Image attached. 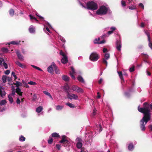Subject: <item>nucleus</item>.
<instances>
[{
	"instance_id": "f257e3e1",
	"label": "nucleus",
	"mask_w": 152,
	"mask_h": 152,
	"mask_svg": "<svg viewBox=\"0 0 152 152\" xmlns=\"http://www.w3.org/2000/svg\"><path fill=\"white\" fill-rule=\"evenodd\" d=\"M150 107L152 110V103L149 105L147 102L143 103V107L140 108V106L138 107V111L144 114L142 118L140 121V126L142 131L145 130V125L151 118V114L150 113Z\"/></svg>"
},
{
	"instance_id": "f03ea898",
	"label": "nucleus",
	"mask_w": 152,
	"mask_h": 152,
	"mask_svg": "<svg viewBox=\"0 0 152 152\" xmlns=\"http://www.w3.org/2000/svg\"><path fill=\"white\" fill-rule=\"evenodd\" d=\"M80 4L83 7L91 10H95L98 9V5L93 1L87 3L86 0H78Z\"/></svg>"
},
{
	"instance_id": "7ed1b4c3",
	"label": "nucleus",
	"mask_w": 152,
	"mask_h": 152,
	"mask_svg": "<svg viewBox=\"0 0 152 152\" xmlns=\"http://www.w3.org/2000/svg\"><path fill=\"white\" fill-rule=\"evenodd\" d=\"M109 9V8L106 6H101L96 10V14L100 16L104 15L107 14Z\"/></svg>"
},
{
	"instance_id": "20e7f679",
	"label": "nucleus",
	"mask_w": 152,
	"mask_h": 152,
	"mask_svg": "<svg viewBox=\"0 0 152 152\" xmlns=\"http://www.w3.org/2000/svg\"><path fill=\"white\" fill-rule=\"evenodd\" d=\"M44 28L43 30L47 34H49V33H51L50 29L52 28L51 25L48 22L45 21L44 23Z\"/></svg>"
},
{
	"instance_id": "39448f33",
	"label": "nucleus",
	"mask_w": 152,
	"mask_h": 152,
	"mask_svg": "<svg viewBox=\"0 0 152 152\" xmlns=\"http://www.w3.org/2000/svg\"><path fill=\"white\" fill-rule=\"evenodd\" d=\"M99 58V56L96 52H92L89 56V59L92 61L94 62L97 61Z\"/></svg>"
},
{
	"instance_id": "423d86ee",
	"label": "nucleus",
	"mask_w": 152,
	"mask_h": 152,
	"mask_svg": "<svg viewBox=\"0 0 152 152\" xmlns=\"http://www.w3.org/2000/svg\"><path fill=\"white\" fill-rule=\"evenodd\" d=\"M70 89L78 93L82 94L84 92L82 88L75 85L71 86Z\"/></svg>"
},
{
	"instance_id": "0eeeda50",
	"label": "nucleus",
	"mask_w": 152,
	"mask_h": 152,
	"mask_svg": "<svg viewBox=\"0 0 152 152\" xmlns=\"http://www.w3.org/2000/svg\"><path fill=\"white\" fill-rule=\"evenodd\" d=\"M94 130L95 134L99 133L102 131V128L99 123L96 124L95 126H94Z\"/></svg>"
},
{
	"instance_id": "6e6552de",
	"label": "nucleus",
	"mask_w": 152,
	"mask_h": 152,
	"mask_svg": "<svg viewBox=\"0 0 152 152\" xmlns=\"http://www.w3.org/2000/svg\"><path fill=\"white\" fill-rule=\"evenodd\" d=\"M59 142L63 144V145L65 147H67L69 145V142L66 139V136H62V139L59 141Z\"/></svg>"
},
{
	"instance_id": "1a4fd4ad",
	"label": "nucleus",
	"mask_w": 152,
	"mask_h": 152,
	"mask_svg": "<svg viewBox=\"0 0 152 152\" xmlns=\"http://www.w3.org/2000/svg\"><path fill=\"white\" fill-rule=\"evenodd\" d=\"M76 147L78 149H81L83 146V140L80 138H77L76 140Z\"/></svg>"
},
{
	"instance_id": "9d476101",
	"label": "nucleus",
	"mask_w": 152,
	"mask_h": 152,
	"mask_svg": "<svg viewBox=\"0 0 152 152\" xmlns=\"http://www.w3.org/2000/svg\"><path fill=\"white\" fill-rule=\"evenodd\" d=\"M67 96L69 99H78V97L77 94H70V93H67Z\"/></svg>"
},
{
	"instance_id": "9b49d317",
	"label": "nucleus",
	"mask_w": 152,
	"mask_h": 152,
	"mask_svg": "<svg viewBox=\"0 0 152 152\" xmlns=\"http://www.w3.org/2000/svg\"><path fill=\"white\" fill-rule=\"evenodd\" d=\"M56 65L55 64L54 62H53L50 66H49L48 68H47V71H48L49 73H53V70L55 68H56Z\"/></svg>"
},
{
	"instance_id": "f8f14e48",
	"label": "nucleus",
	"mask_w": 152,
	"mask_h": 152,
	"mask_svg": "<svg viewBox=\"0 0 152 152\" xmlns=\"http://www.w3.org/2000/svg\"><path fill=\"white\" fill-rule=\"evenodd\" d=\"M104 58H103L102 59V63L106 65V66L107 65V60L110 57V54L109 53H106L104 54Z\"/></svg>"
},
{
	"instance_id": "ddd939ff",
	"label": "nucleus",
	"mask_w": 152,
	"mask_h": 152,
	"mask_svg": "<svg viewBox=\"0 0 152 152\" xmlns=\"http://www.w3.org/2000/svg\"><path fill=\"white\" fill-rule=\"evenodd\" d=\"M116 48L117 50L119 51L121 50L122 47L121 42L120 39L117 40L116 42Z\"/></svg>"
},
{
	"instance_id": "4468645a",
	"label": "nucleus",
	"mask_w": 152,
	"mask_h": 152,
	"mask_svg": "<svg viewBox=\"0 0 152 152\" xmlns=\"http://www.w3.org/2000/svg\"><path fill=\"white\" fill-rule=\"evenodd\" d=\"M63 89L67 94L70 92V88L67 84L64 86Z\"/></svg>"
},
{
	"instance_id": "2eb2a0df",
	"label": "nucleus",
	"mask_w": 152,
	"mask_h": 152,
	"mask_svg": "<svg viewBox=\"0 0 152 152\" xmlns=\"http://www.w3.org/2000/svg\"><path fill=\"white\" fill-rule=\"evenodd\" d=\"M0 59V65L1 66L2 65L5 69H7L8 68L7 64L4 61L3 58Z\"/></svg>"
},
{
	"instance_id": "dca6fc26",
	"label": "nucleus",
	"mask_w": 152,
	"mask_h": 152,
	"mask_svg": "<svg viewBox=\"0 0 152 152\" xmlns=\"http://www.w3.org/2000/svg\"><path fill=\"white\" fill-rule=\"evenodd\" d=\"M145 33L148 36V40L149 42V47L152 50V42H151L150 40V34L147 31H145Z\"/></svg>"
},
{
	"instance_id": "f3484780",
	"label": "nucleus",
	"mask_w": 152,
	"mask_h": 152,
	"mask_svg": "<svg viewBox=\"0 0 152 152\" xmlns=\"http://www.w3.org/2000/svg\"><path fill=\"white\" fill-rule=\"evenodd\" d=\"M28 30L30 33L31 34H34L35 33V28L33 25L30 26Z\"/></svg>"
},
{
	"instance_id": "a211bd4d",
	"label": "nucleus",
	"mask_w": 152,
	"mask_h": 152,
	"mask_svg": "<svg viewBox=\"0 0 152 152\" xmlns=\"http://www.w3.org/2000/svg\"><path fill=\"white\" fill-rule=\"evenodd\" d=\"M16 53L17 57H18V58L20 60H23V57L19 51L18 50H17L16 51Z\"/></svg>"
},
{
	"instance_id": "6ab92c4d",
	"label": "nucleus",
	"mask_w": 152,
	"mask_h": 152,
	"mask_svg": "<svg viewBox=\"0 0 152 152\" xmlns=\"http://www.w3.org/2000/svg\"><path fill=\"white\" fill-rule=\"evenodd\" d=\"M75 72L74 69L72 67H71V71H70V74L72 78V79H75V77L74 76V75L75 74Z\"/></svg>"
},
{
	"instance_id": "aec40b11",
	"label": "nucleus",
	"mask_w": 152,
	"mask_h": 152,
	"mask_svg": "<svg viewBox=\"0 0 152 152\" xmlns=\"http://www.w3.org/2000/svg\"><path fill=\"white\" fill-rule=\"evenodd\" d=\"M6 92L4 90L0 87V96L2 98H4V96L6 95Z\"/></svg>"
},
{
	"instance_id": "412c9836",
	"label": "nucleus",
	"mask_w": 152,
	"mask_h": 152,
	"mask_svg": "<svg viewBox=\"0 0 152 152\" xmlns=\"http://www.w3.org/2000/svg\"><path fill=\"white\" fill-rule=\"evenodd\" d=\"M36 112L39 114L42 112L43 110V107L42 106H39L36 109Z\"/></svg>"
},
{
	"instance_id": "4be33fe9",
	"label": "nucleus",
	"mask_w": 152,
	"mask_h": 152,
	"mask_svg": "<svg viewBox=\"0 0 152 152\" xmlns=\"http://www.w3.org/2000/svg\"><path fill=\"white\" fill-rule=\"evenodd\" d=\"M116 28L115 27H112L110 28V29L111 30L109 31L107 33V34L108 35L110 34H113V31L116 30Z\"/></svg>"
},
{
	"instance_id": "5701e85b",
	"label": "nucleus",
	"mask_w": 152,
	"mask_h": 152,
	"mask_svg": "<svg viewBox=\"0 0 152 152\" xmlns=\"http://www.w3.org/2000/svg\"><path fill=\"white\" fill-rule=\"evenodd\" d=\"M20 41H14L11 42H10L8 43V45H10V44H11L13 45H18L20 43Z\"/></svg>"
},
{
	"instance_id": "b1692460",
	"label": "nucleus",
	"mask_w": 152,
	"mask_h": 152,
	"mask_svg": "<svg viewBox=\"0 0 152 152\" xmlns=\"http://www.w3.org/2000/svg\"><path fill=\"white\" fill-rule=\"evenodd\" d=\"M61 62L63 64H66L68 61V58L66 56L63 57L61 59Z\"/></svg>"
},
{
	"instance_id": "393cba45",
	"label": "nucleus",
	"mask_w": 152,
	"mask_h": 152,
	"mask_svg": "<svg viewBox=\"0 0 152 152\" xmlns=\"http://www.w3.org/2000/svg\"><path fill=\"white\" fill-rule=\"evenodd\" d=\"M130 5L129 6V9L131 10H134L136 9V5L135 4H129Z\"/></svg>"
},
{
	"instance_id": "a878e982",
	"label": "nucleus",
	"mask_w": 152,
	"mask_h": 152,
	"mask_svg": "<svg viewBox=\"0 0 152 152\" xmlns=\"http://www.w3.org/2000/svg\"><path fill=\"white\" fill-rule=\"evenodd\" d=\"M16 64L19 67H20L22 68H24L25 67V66L22 64L20 62L18 61H17L16 62Z\"/></svg>"
},
{
	"instance_id": "bb28decb",
	"label": "nucleus",
	"mask_w": 152,
	"mask_h": 152,
	"mask_svg": "<svg viewBox=\"0 0 152 152\" xmlns=\"http://www.w3.org/2000/svg\"><path fill=\"white\" fill-rule=\"evenodd\" d=\"M77 79H78V80L80 82L83 83H85V80H84L83 77L80 75L78 76V77H77Z\"/></svg>"
},
{
	"instance_id": "cd10ccee",
	"label": "nucleus",
	"mask_w": 152,
	"mask_h": 152,
	"mask_svg": "<svg viewBox=\"0 0 152 152\" xmlns=\"http://www.w3.org/2000/svg\"><path fill=\"white\" fill-rule=\"evenodd\" d=\"M134 148V145L132 143H131L129 144L128 147V150L130 151H132Z\"/></svg>"
},
{
	"instance_id": "c85d7f7f",
	"label": "nucleus",
	"mask_w": 152,
	"mask_h": 152,
	"mask_svg": "<svg viewBox=\"0 0 152 152\" xmlns=\"http://www.w3.org/2000/svg\"><path fill=\"white\" fill-rule=\"evenodd\" d=\"M65 81H68L69 80V77L66 75H62L61 77Z\"/></svg>"
},
{
	"instance_id": "c756f323",
	"label": "nucleus",
	"mask_w": 152,
	"mask_h": 152,
	"mask_svg": "<svg viewBox=\"0 0 152 152\" xmlns=\"http://www.w3.org/2000/svg\"><path fill=\"white\" fill-rule=\"evenodd\" d=\"M16 92L17 94H18L19 95L21 96L22 95V93L21 92V90L19 87H17L16 88Z\"/></svg>"
},
{
	"instance_id": "7c9ffc66",
	"label": "nucleus",
	"mask_w": 152,
	"mask_h": 152,
	"mask_svg": "<svg viewBox=\"0 0 152 152\" xmlns=\"http://www.w3.org/2000/svg\"><path fill=\"white\" fill-rule=\"evenodd\" d=\"M44 93L46 95L48 96L52 100H53V99L51 95H50V93L48 92L47 91H44Z\"/></svg>"
},
{
	"instance_id": "2f4dec72",
	"label": "nucleus",
	"mask_w": 152,
	"mask_h": 152,
	"mask_svg": "<svg viewBox=\"0 0 152 152\" xmlns=\"http://www.w3.org/2000/svg\"><path fill=\"white\" fill-rule=\"evenodd\" d=\"M51 137H60L59 134L57 132H54L51 134Z\"/></svg>"
},
{
	"instance_id": "473e14b6",
	"label": "nucleus",
	"mask_w": 152,
	"mask_h": 152,
	"mask_svg": "<svg viewBox=\"0 0 152 152\" xmlns=\"http://www.w3.org/2000/svg\"><path fill=\"white\" fill-rule=\"evenodd\" d=\"M66 104L71 108H74L75 107V105L74 104L69 102L66 103Z\"/></svg>"
},
{
	"instance_id": "72a5a7b5",
	"label": "nucleus",
	"mask_w": 152,
	"mask_h": 152,
	"mask_svg": "<svg viewBox=\"0 0 152 152\" xmlns=\"http://www.w3.org/2000/svg\"><path fill=\"white\" fill-rule=\"evenodd\" d=\"M118 73L121 80H124L123 77L122 76L123 74L122 72H118Z\"/></svg>"
},
{
	"instance_id": "f704fd0d",
	"label": "nucleus",
	"mask_w": 152,
	"mask_h": 152,
	"mask_svg": "<svg viewBox=\"0 0 152 152\" xmlns=\"http://www.w3.org/2000/svg\"><path fill=\"white\" fill-rule=\"evenodd\" d=\"M12 97L13 96H11V95H9L8 96L9 101L11 104H12L13 102Z\"/></svg>"
},
{
	"instance_id": "c9c22d12",
	"label": "nucleus",
	"mask_w": 152,
	"mask_h": 152,
	"mask_svg": "<svg viewBox=\"0 0 152 152\" xmlns=\"http://www.w3.org/2000/svg\"><path fill=\"white\" fill-rule=\"evenodd\" d=\"M29 17L30 19H34L35 20L37 23L38 22V20H37L36 18L34 16L32 15H31L30 14L29 15Z\"/></svg>"
},
{
	"instance_id": "e433bc0d",
	"label": "nucleus",
	"mask_w": 152,
	"mask_h": 152,
	"mask_svg": "<svg viewBox=\"0 0 152 152\" xmlns=\"http://www.w3.org/2000/svg\"><path fill=\"white\" fill-rule=\"evenodd\" d=\"M6 101L5 100H3L0 102V106H2L6 104Z\"/></svg>"
},
{
	"instance_id": "4c0bfd02",
	"label": "nucleus",
	"mask_w": 152,
	"mask_h": 152,
	"mask_svg": "<svg viewBox=\"0 0 152 152\" xmlns=\"http://www.w3.org/2000/svg\"><path fill=\"white\" fill-rule=\"evenodd\" d=\"M9 14L10 15L12 16L14 15V11L12 9H10L9 11Z\"/></svg>"
},
{
	"instance_id": "58836bf2",
	"label": "nucleus",
	"mask_w": 152,
	"mask_h": 152,
	"mask_svg": "<svg viewBox=\"0 0 152 152\" xmlns=\"http://www.w3.org/2000/svg\"><path fill=\"white\" fill-rule=\"evenodd\" d=\"M63 108V106L58 105L56 107V110H61Z\"/></svg>"
},
{
	"instance_id": "ea45409f",
	"label": "nucleus",
	"mask_w": 152,
	"mask_h": 152,
	"mask_svg": "<svg viewBox=\"0 0 152 152\" xmlns=\"http://www.w3.org/2000/svg\"><path fill=\"white\" fill-rule=\"evenodd\" d=\"M19 140L21 142H23L25 141V138L23 137V136H21L19 138Z\"/></svg>"
},
{
	"instance_id": "a19ab883",
	"label": "nucleus",
	"mask_w": 152,
	"mask_h": 152,
	"mask_svg": "<svg viewBox=\"0 0 152 152\" xmlns=\"http://www.w3.org/2000/svg\"><path fill=\"white\" fill-rule=\"evenodd\" d=\"M97 113V111L96 110L95 108H94L93 110V112H92V113L91 114V115L92 116H94Z\"/></svg>"
},
{
	"instance_id": "79ce46f5",
	"label": "nucleus",
	"mask_w": 152,
	"mask_h": 152,
	"mask_svg": "<svg viewBox=\"0 0 152 152\" xmlns=\"http://www.w3.org/2000/svg\"><path fill=\"white\" fill-rule=\"evenodd\" d=\"M55 73L57 74H59L60 73V71L59 69L57 68V67L56 66V68L54 69Z\"/></svg>"
},
{
	"instance_id": "37998d69",
	"label": "nucleus",
	"mask_w": 152,
	"mask_h": 152,
	"mask_svg": "<svg viewBox=\"0 0 152 152\" xmlns=\"http://www.w3.org/2000/svg\"><path fill=\"white\" fill-rule=\"evenodd\" d=\"M15 85L16 87H19V86H21L22 85V84L20 82L17 81Z\"/></svg>"
},
{
	"instance_id": "c03bdc74",
	"label": "nucleus",
	"mask_w": 152,
	"mask_h": 152,
	"mask_svg": "<svg viewBox=\"0 0 152 152\" xmlns=\"http://www.w3.org/2000/svg\"><path fill=\"white\" fill-rule=\"evenodd\" d=\"M2 80L4 83H5L6 81L7 77L5 75H4L2 77Z\"/></svg>"
},
{
	"instance_id": "a18cd8bd",
	"label": "nucleus",
	"mask_w": 152,
	"mask_h": 152,
	"mask_svg": "<svg viewBox=\"0 0 152 152\" xmlns=\"http://www.w3.org/2000/svg\"><path fill=\"white\" fill-rule=\"evenodd\" d=\"M134 70L135 67L134 65L132 66H131L129 68V71L130 72H132L133 71H134Z\"/></svg>"
},
{
	"instance_id": "49530a36",
	"label": "nucleus",
	"mask_w": 152,
	"mask_h": 152,
	"mask_svg": "<svg viewBox=\"0 0 152 152\" xmlns=\"http://www.w3.org/2000/svg\"><path fill=\"white\" fill-rule=\"evenodd\" d=\"M100 38L99 37L98 38V39H96L94 40V44H98L99 42H100Z\"/></svg>"
},
{
	"instance_id": "de8ad7c7",
	"label": "nucleus",
	"mask_w": 152,
	"mask_h": 152,
	"mask_svg": "<svg viewBox=\"0 0 152 152\" xmlns=\"http://www.w3.org/2000/svg\"><path fill=\"white\" fill-rule=\"evenodd\" d=\"M53 140L51 137H49L48 140V142L49 144H51L53 142Z\"/></svg>"
},
{
	"instance_id": "09e8293b",
	"label": "nucleus",
	"mask_w": 152,
	"mask_h": 152,
	"mask_svg": "<svg viewBox=\"0 0 152 152\" xmlns=\"http://www.w3.org/2000/svg\"><path fill=\"white\" fill-rule=\"evenodd\" d=\"M28 84H29L30 85H36L37 83L34 82L30 81L29 82H28Z\"/></svg>"
},
{
	"instance_id": "8fccbe9b",
	"label": "nucleus",
	"mask_w": 152,
	"mask_h": 152,
	"mask_svg": "<svg viewBox=\"0 0 152 152\" xmlns=\"http://www.w3.org/2000/svg\"><path fill=\"white\" fill-rule=\"evenodd\" d=\"M121 4L122 7H124L126 6V2L124 0H122L121 2Z\"/></svg>"
},
{
	"instance_id": "3c124183",
	"label": "nucleus",
	"mask_w": 152,
	"mask_h": 152,
	"mask_svg": "<svg viewBox=\"0 0 152 152\" xmlns=\"http://www.w3.org/2000/svg\"><path fill=\"white\" fill-rule=\"evenodd\" d=\"M36 15L38 17H39V19L41 20H42V21L44 20V17H42V16H41L40 15H39L38 13L36 14Z\"/></svg>"
},
{
	"instance_id": "603ef678",
	"label": "nucleus",
	"mask_w": 152,
	"mask_h": 152,
	"mask_svg": "<svg viewBox=\"0 0 152 152\" xmlns=\"http://www.w3.org/2000/svg\"><path fill=\"white\" fill-rule=\"evenodd\" d=\"M59 39L60 40H61L62 42L64 43H65L66 42L65 39L64 38V37L61 36H60L59 37Z\"/></svg>"
},
{
	"instance_id": "864d4df0",
	"label": "nucleus",
	"mask_w": 152,
	"mask_h": 152,
	"mask_svg": "<svg viewBox=\"0 0 152 152\" xmlns=\"http://www.w3.org/2000/svg\"><path fill=\"white\" fill-rule=\"evenodd\" d=\"M2 50L4 53H7L8 51V49L7 48H4L2 49Z\"/></svg>"
},
{
	"instance_id": "5fc2aeb1",
	"label": "nucleus",
	"mask_w": 152,
	"mask_h": 152,
	"mask_svg": "<svg viewBox=\"0 0 152 152\" xmlns=\"http://www.w3.org/2000/svg\"><path fill=\"white\" fill-rule=\"evenodd\" d=\"M80 152H88V151L86 148H81Z\"/></svg>"
},
{
	"instance_id": "6e6d98bb",
	"label": "nucleus",
	"mask_w": 152,
	"mask_h": 152,
	"mask_svg": "<svg viewBox=\"0 0 152 152\" xmlns=\"http://www.w3.org/2000/svg\"><path fill=\"white\" fill-rule=\"evenodd\" d=\"M142 56L145 59L148 58V56L147 54H143Z\"/></svg>"
},
{
	"instance_id": "4d7b16f0",
	"label": "nucleus",
	"mask_w": 152,
	"mask_h": 152,
	"mask_svg": "<svg viewBox=\"0 0 152 152\" xmlns=\"http://www.w3.org/2000/svg\"><path fill=\"white\" fill-rule=\"evenodd\" d=\"M60 54L61 55V56H63V57L66 56V55H65L64 53L63 52H62V50H61L60 51Z\"/></svg>"
},
{
	"instance_id": "13d9d810",
	"label": "nucleus",
	"mask_w": 152,
	"mask_h": 152,
	"mask_svg": "<svg viewBox=\"0 0 152 152\" xmlns=\"http://www.w3.org/2000/svg\"><path fill=\"white\" fill-rule=\"evenodd\" d=\"M20 100L18 98H17L16 100V103L17 104H20Z\"/></svg>"
},
{
	"instance_id": "bf43d9fd",
	"label": "nucleus",
	"mask_w": 152,
	"mask_h": 152,
	"mask_svg": "<svg viewBox=\"0 0 152 152\" xmlns=\"http://www.w3.org/2000/svg\"><path fill=\"white\" fill-rule=\"evenodd\" d=\"M10 72V71L9 70H7L5 71V73L6 75H9Z\"/></svg>"
},
{
	"instance_id": "052dcab7",
	"label": "nucleus",
	"mask_w": 152,
	"mask_h": 152,
	"mask_svg": "<svg viewBox=\"0 0 152 152\" xmlns=\"http://www.w3.org/2000/svg\"><path fill=\"white\" fill-rule=\"evenodd\" d=\"M126 70H124L123 71V73H122V74H123V75L125 76H127L128 74L127 73H126Z\"/></svg>"
},
{
	"instance_id": "680f3d73",
	"label": "nucleus",
	"mask_w": 152,
	"mask_h": 152,
	"mask_svg": "<svg viewBox=\"0 0 152 152\" xmlns=\"http://www.w3.org/2000/svg\"><path fill=\"white\" fill-rule=\"evenodd\" d=\"M15 94V92L14 90V91H12V93L10 94L9 95H11V96H14Z\"/></svg>"
},
{
	"instance_id": "e2e57ef3",
	"label": "nucleus",
	"mask_w": 152,
	"mask_h": 152,
	"mask_svg": "<svg viewBox=\"0 0 152 152\" xmlns=\"http://www.w3.org/2000/svg\"><path fill=\"white\" fill-rule=\"evenodd\" d=\"M139 6L143 9H144V6L143 4L142 3H140L139 4Z\"/></svg>"
},
{
	"instance_id": "0e129e2a",
	"label": "nucleus",
	"mask_w": 152,
	"mask_h": 152,
	"mask_svg": "<svg viewBox=\"0 0 152 152\" xmlns=\"http://www.w3.org/2000/svg\"><path fill=\"white\" fill-rule=\"evenodd\" d=\"M102 51L103 52L105 53L107 51V48H104L103 49Z\"/></svg>"
},
{
	"instance_id": "69168bd1",
	"label": "nucleus",
	"mask_w": 152,
	"mask_h": 152,
	"mask_svg": "<svg viewBox=\"0 0 152 152\" xmlns=\"http://www.w3.org/2000/svg\"><path fill=\"white\" fill-rule=\"evenodd\" d=\"M5 110V108H2L1 107H0V112H2L4 110Z\"/></svg>"
},
{
	"instance_id": "338daca9",
	"label": "nucleus",
	"mask_w": 152,
	"mask_h": 152,
	"mask_svg": "<svg viewBox=\"0 0 152 152\" xmlns=\"http://www.w3.org/2000/svg\"><path fill=\"white\" fill-rule=\"evenodd\" d=\"M105 42V41L104 40H103L102 41L99 42V43L98 44H104Z\"/></svg>"
},
{
	"instance_id": "774afa93",
	"label": "nucleus",
	"mask_w": 152,
	"mask_h": 152,
	"mask_svg": "<svg viewBox=\"0 0 152 152\" xmlns=\"http://www.w3.org/2000/svg\"><path fill=\"white\" fill-rule=\"evenodd\" d=\"M148 128L149 129L150 131H152V125H149V126H148Z\"/></svg>"
}]
</instances>
